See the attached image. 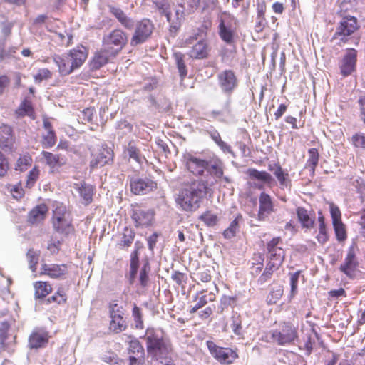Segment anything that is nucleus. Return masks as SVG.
<instances>
[{
  "label": "nucleus",
  "instance_id": "774afa93",
  "mask_svg": "<svg viewBox=\"0 0 365 365\" xmlns=\"http://www.w3.org/2000/svg\"><path fill=\"white\" fill-rule=\"evenodd\" d=\"M357 104L359 110L360 119L365 123V94L359 96Z\"/></svg>",
  "mask_w": 365,
  "mask_h": 365
},
{
  "label": "nucleus",
  "instance_id": "5701e85b",
  "mask_svg": "<svg viewBox=\"0 0 365 365\" xmlns=\"http://www.w3.org/2000/svg\"><path fill=\"white\" fill-rule=\"evenodd\" d=\"M48 341V332L44 330H36L33 331L29 339V346L30 349H39L45 346Z\"/></svg>",
  "mask_w": 365,
  "mask_h": 365
},
{
  "label": "nucleus",
  "instance_id": "79ce46f5",
  "mask_svg": "<svg viewBox=\"0 0 365 365\" xmlns=\"http://www.w3.org/2000/svg\"><path fill=\"white\" fill-rule=\"evenodd\" d=\"M127 152L129 158L133 159L138 163H142L143 160L145 159L133 140L128 142Z\"/></svg>",
  "mask_w": 365,
  "mask_h": 365
},
{
  "label": "nucleus",
  "instance_id": "b1692460",
  "mask_svg": "<svg viewBox=\"0 0 365 365\" xmlns=\"http://www.w3.org/2000/svg\"><path fill=\"white\" fill-rule=\"evenodd\" d=\"M53 61L58 66L59 72L63 76L69 75L76 69L68 53L63 56L55 55Z\"/></svg>",
  "mask_w": 365,
  "mask_h": 365
},
{
  "label": "nucleus",
  "instance_id": "ddd939ff",
  "mask_svg": "<svg viewBox=\"0 0 365 365\" xmlns=\"http://www.w3.org/2000/svg\"><path fill=\"white\" fill-rule=\"evenodd\" d=\"M113 159V151L106 145H101L96 151L91 153V160L90 161L91 170H94L98 167H103L112 162Z\"/></svg>",
  "mask_w": 365,
  "mask_h": 365
},
{
  "label": "nucleus",
  "instance_id": "052dcab7",
  "mask_svg": "<svg viewBox=\"0 0 365 365\" xmlns=\"http://www.w3.org/2000/svg\"><path fill=\"white\" fill-rule=\"evenodd\" d=\"M350 142L356 148L365 149V135L364 133H355L351 136Z\"/></svg>",
  "mask_w": 365,
  "mask_h": 365
},
{
  "label": "nucleus",
  "instance_id": "f257e3e1",
  "mask_svg": "<svg viewBox=\"0 0 365 365\" xmlns=\"http://www.w3.org/2000/svg\"><path fill=\"white\" fill-rule=\"evenodd\" d=\"M207 192V186L203 180H193L182 188L176 202L184 211L193 212L200 207V202Z\"/></svg>",
  "mask_w": 365,
  "mask_h": 365
},
{
  "label": "nucleus",
  "instance_id": "13d9d810",
  "mask_svg": "<svg viewBox=\"0 0 365 365\" xmlns=\"http://www.w3.org/2000/svg\"><path fill=\"white\" fill-rule=\"evenodd\" d=\"M132 314L134 319L135 328L143 329L144 327L143 314L141 312V309L136 304H134L133 306Z\"/></svg>",
  "mask_w": 365,
  "mask_h": 365
},
{
  "label": "nucleus",
  "instance_id": "2eb2a0df",
  "mask_svg": "<svg viewBox=\"0 0 365 365\" xmlns=\"http://www.w3.org/2000/svg\"><path fill=\"white\" fill-rule=\"evenodd\" d=\"M110 317L111 318L109 329L115 333H120L127 328V324L123 318L124 313L122 307L116 303H111L109 307Z\"/></svg>",
  "mask_w": 365,
  "mask_h": 365
},
{
  "label": "nucleus",
  "instance_id": "603ef678",
  "mask_svg": "<svg viewBox=\"0 0 365 365\" xmlns=\"http://www.w3.org/2000/svg\"><path fill=\"white\" fill-rule=\"evenodd\" d=\"M199 219L208 227H213L216 225L218 222L217 215L212 213L210 210H207L203 214H202L199 217Z\"/></svg>",
  "mask_w": 365,
  "mask_h": 365
},
{
  "label": "nucleus",
  "instance_id": "2f4dec72",
  "mask_svg": "<svg viewBox=\"0 0 365 365\" xmlns=\"http://www.w3.org/2000/svg\"><path fill=\"white\" fill-rule=\"evenodd\" d=\"M75 185L81 197V202L85 205H89L93 200V186L86 183L76 184Z\"/></svg>",
  "mask_w": 365,
  "mask_h": 365
},
{
  "label": "nucleus",
  "instance_id": "a878e982",
  "mask_svg": "<svg viewBox=\"0 0 365 365\" xmlns=\"http://www.w3.org/2000/svg\"><path fill=\"white\" fill-rule=\"evenodd\" d=\"M269 170L273 172L282 189L291 188L292 183L289 174L287 172H285L279 164H274L272 167L269 165Z\"/></svg>",
  "mask_w": 365,
  "mask_h": 365
},
{
  "label": "nucleus",
  "instance_id": "f3484780",
  "mask_svg": "<svg viewBox=\"0 0 365 365\" xmlns=\"http://www.w3.org/2000/svg\"><path fill=\"white\" fill-rule=\"evenodd\" d=\"M218 85L225 94L230 96L237 87L238 81L235 72L226 69L217 75Z\"/></svg>",
  "mask_w": 365,
  "mask_h": 365
},
{
  "label": "nucleus",
  "instance_id": "72a5a7b5",
  "mask_svg": "<svg viewBox=\"0 0 365 365\" xmlns=\"http://www.w3.org/2000/svg\"><path fill=\"white\" fill-rule=\"evenodd\" d=\"M247 173L250 179L259 180L263 184L270 185L274 182L272 176L266 171H259L255 168H249Z\"/></svg>",
  "mask_w": 365,
  "mask_h": 365
},
{
  "label": "nucleus",
  "instance_id": "e2e57ef3",
  "mask_svg": "<svg viewBox=\"0 0 365 365\" xmlns=\"http://www.w3.org/2000/svg\"><path fill=\"white\" fill-rule=\"evenodd\" d=\"M195 299H198L196 304L198 306V307L202 308V307L205 306L209 302L215 301V296L212 293H209L199 297V294L197 293L195 297Z\"/></svg>",
  "mask_w": 365,
  "mask_h": 365
},
{
  "label": "nucleus",
  "instance_id": "f704fd0d",
  "mask_svg": "<svg viewBox=\"0 0 365 365\" xmlns=\"http://www.w3.org/2000/svg\"><path fill=\"white\" fill-rule=\"evenodd\" d=\"M218 29L219 36L223 41L227 44H232L234 42L235 31L227 26L223 19H220Z\"/></svg>",
  "mask_w": 365,
  "mask_h": 365
},
{
  "label": "nucleus",
  "instance_id": "bf43d9fd",
  "mask_svg": "<svg viewBox=\"0 0 365 365\" xmlns=\"http://www.w3.org/2000/svg\"><path fill=\"white\" fill-rule=\"evenodd\" d=\"M333 227L337 240L339 242L344 241L346 239L347 235L344 223L342 222H336L333 224Z\"/></svg>",
  "mask_w": 365,
  "mask_h": 365
},
{
  "label": "nucleus",
  "instance_id": "338daca9",
  "mask_svg": "<svg viewBox=\"0 0 365 365\" xmlns=\"http://www.w3.org/2000/svg\"><path fill=\"white\" fill-rule=\"evenodd\" d=\"M257 20L265 21L267 6L264 0H257Z\"/></svg>",
  "mask_w": 365,
  "mask_h": 365
},
{
  "label": "nucleus",
  "instance_id": "ea45409f",
  "mask_svg": "<svg viewBox=\"0 0 365 365\" xmlns=\"http://www.w3.org/2000/svg\"><path fill=\"white\" fill-rule=\"evenodd\" d=\"M139 267V257L138 251L135 249L130 254V272H129V282L130 284H133L136 277L138 270Z\"/></svg>",
  "mask_w": 365,
  "mask_h": 365
},
{
  "label": "nucleus",
  "instance_id": "0e129e2a",
  "mask_svg": "<svg viewBox=\"0 0 365 365\" xmlns=\"http://www.w3.org/2000/svg\"><path fill=\"white\" fill-rule=\"evenodd\" d=\"M116 129L120 131L118 135H126L133 131V125L127 120H120L117 123Z\"/></svg>",
  "mask_w": 365,
  "mask_h": 365
},
{
  "label": "nucleus",
  "instance_id": "9d476101",
  "mask_svg": "<svg viewBox=\"0 0 365 365\" xmlns=\"http://www.w3.org/2000/svg\"><path fill=\"white\" fill-rule=\"evenodd\" d=\"M206 344L212 357L221 364H231L238 358L237 353L230 348L219 346L210 340Z\"/></svg>",
  "mask_w": 365,
  "mask_h": 365
},
{
  "label": "nucleus",
  "instance_id": "e433bc0d",
  "mask_svg": "<svg viewBox=\"0 0 365 365\" xmlns=\"http://www.w3.org/2000/svg\"><path fill=\"white\" fill-rule=\"evenodd\" d=\"M12 146V129L4 125L0 130V147L3 149H11Z\"/></svg>",
  "mask_w": 365,
  "mask_h": 365
},
{
  "label": "nucleus",
  "instance_id": "58836bf2",
  "mask_svg": "<svg viewBox=\"0 0 365 365\" xmlns=\"http://www.w3.org/2000/svg\"><path fill=\"white\" fill-rule=\"evenodd\" d=\"M34 287L35 289L34 296L36 299H43L52 292V287L47 282H36Z\"/></svg>",
  "mask_w": 365,
  "mask_h": 365
},
{
  "label": "nucleus",
  "instance_id": "a19ab883",
  "mask_svg": "<svg viewBox=\"0 0 365 365\" xmlns=\"http://www.w3.org/2000/svg\"><path fill=\"white\" fill-rule=\"evenodd\" d=\"M173 58L177 66L181 80H183L187 75V69L185 63V55L180 52L173 53Z\"/></svg>",
  "mask_w": 365,
  "mask_h": 365
},
{
  "label": "nucleus",
  "instance_id": "f03ea898",
  "mask_svg": "<svg viewBox=\"0 0 365 365\" xmlns=\"http://www.w3.org/2000/svg\"><path fill=\"white\" fill-rule=\"evenodd\" d=\"M145 339L148 353L153 359L162 365H173V347L168 339L154 331H148Z\"/></svg>",
  "mask_w": 365,
  "mask_h": 365
},
{
  "label": "nucleus",
  "instance_id": "864d4df0",
  "mask_svg": "<svg viewBox=\"0 0 365 365\" xmlns=\"http://www.w3.org/2000/svg\"><path fill=\"white\" fill-rule=\"evenodd\" d=\"M279 267L267 262V266L262 274L259 277L258 282L262 284L271 279L274 272Z\"/></svg>",
  "mask_w": 365,
  "mask_h": 365
},
{
  "label": "nucleus",
  "instance_id": "4be33fe9",
  "mask_svg": "<svg viewBox=\"0 0 365 365\" xmlns=\"http://www.w3.org/2000/svg\"><path fill=\"white\" fill-rule=\"evenodd\" d=\"M48 212L44 203L35 206L28 214L27 222L31 225H38L44 221Z\"/></svg>",
  "mask_w": 365,
  "mask_h": 365
},
{
  "label": "nucleus",
  "instance_id": "09e8293b",
  "mask_svg": "<svg viewBox=\"0 0 365 365\" xmlns=\"http://www.w3.org/2000/svg\"><path fill=\"white\" fill-rule=\"evenodd\" d=\"M319 221V234L317 236L318 242L321 244H324L328 240V235L327 232L326 225L324 222V217L319 213L318 217Z\"/></svg>",
  "mask_w": 365,
  "mask_h": 365
},
{
  "label": "nucleus",
  "instance_id": "f8f14e48",
  "mask_svg": "<svg viewBox=\"0 0 365 365\" xmlns=\"http://www.w3.org/2000/svg\"><path fill=\"white\" fill-rule=\"evenodd\" d=\"M155 216L153 209L141 205H134L132 209L131 218L136 227H147L152 225Z\"/></svg>",
  "mask_w": 365,
  "mask_h": 365
},
{
  "label": "nucleus",
  "instance_id": "8fccbe9b",
  "mask_svg": "<svg viewBox=\"0 0 365 365\" xmlns=\"http://www.w3.org/2000/svg\"><path fill=\"white\" fill-rule=\"evenodd\" d=\"M41 155L46 160V164L52 168L56 165H61L63 163L58 155H55L48 151H42Z\"/></svg>",
  "mask_w": 365,
  "mask_h": 365
},
{
  "label": "nucleus",
  "instance_id": "5fc2aeb1",
  "mask_svg": "<svg viewBox=\"0 0 365 365\" xmlns=\"http://www.w3.org/2000/svg\"><path fill=\"white\" fill-rule=\"evenodd\" d=\"M231 113V108H230V101L227 100L222 110H212L210 113L207 114V115L212 119H220L221 117L225 115H230Z\"/></svg>",
  "mask_w": 365,
  "mask_h": 365
},
{
  "label": "nucleus",
  "instance_id": "c9c22d12",
  "mask_svg": "<svg viewBox=\"0 0 365 365\" xmlns=\"http://www.w3.org/2000/svg\"><path fill=\"white\" fill-rule=\"evenodd\" d=\"M205 133L209 135V136L219 146L222 152L231 153L233 155L232 148L227 143L222 140L221 136L217 130L212 128L211 130H205Z\"/></svg>",
  "mask_w": 365,
  "mask_h": 365
},
{
  "label": "nucleus",
  "instance_id": "0eeeda50",
  "mask_svg": "<svg viewBox=\"0 0 365 365\" xmlns=\"http://www.w3.org/2000/svg\"><path fill=\"white\" fill-rule=\"evenodd\" d=\"M358 51L353 48H346L338 61L339 74L344 77H348L356 72Z\"/></svg>",
  "mask_w": 365,
  "mask_h": 365
},
{
  "label": "nucleus",
  "instance_id": "39448f33",
  "mask_svg": "<svg viewBox=\"0 0 365 365\" xmlns=\"http://www.w3.org/2000/svg\"><path fill=\"white\" fill-rule=\"evenodd\" d=\"M271 335L273 341L278 345L291 344L298 338V327L291 322H283L272 331Z\"/></svg>",
  "mask_w": 365,
  "mask_h": 365
},
{
  "label": "nucleus",
  "instance_id": "bb28decb",
  "mask_svg": "<svg viewBox=\"0 0 365 365\" xmlns=\"http://www.w3.org/2000/svg\"><path fill=\"white\" fill-rule=\"evenodd\" d=\"M209 51L207 42L204 40H200L192 47L189 54L192 58L204 59L208 57Z\"/></svg>",
  "mask_w": 365,
  "mask_h": 365
},
{
  "label": "nucleus",
  "instance_id": "4c0bfd02",
  "mask_svg": "<svg viewBox=\"0 0 365 365\" xmlns=\"http://www.w3.org/2000/svg\"><path fill=\"white\" fill-rule=\"evenodd\" d=\"M242 221L241 214H237L235 219L230 222L229 227L222 233L225 239L230 240L234 237L240 230V222Z\"/></svg>",
  "mask_w": 365,
  "mask_h": 365
},
{
  "label": "nucleus",
  "instance_id": "cd10ccee",
  "mask_svg": "<svg viewBox=\"0 0 365 365\" xmlns=\"http://www.w3.org/2000/svg\"><path fill=\"white\" fill-rule=\"evenodd\" d=\"M68 54L70 56V59L72 61L73 66L76 68H78L86 61L88 56V51L86 47L81 46H78L76 48L71 50Z\"/></svg>",
  "mask_w": 365,
  "mask_h": 365
},
{
  "label": "nucleus",
  "instance_id": "dca6fc26",
  "mask_svg": "<svg viewBox=\"0 0 365 365\" xmlns=\"http://www.w3.org/2000/svg\"><path fill=\"white\" fill-rule=\"evenodd\" d=\"M187 169L195 175L201 176L208 168V159H202L196 154L187 153L184 155Z\"/></svg>",
  "mask_w": 365,
  "mask_h": 365
},
{
  "label": "nucleus",
  "instance_id": "7ed1b4c3",
  "mask_svg": "<svg viewBox=\"0 0 365 365\" xmlns=\"http://www.w3.org/2000/svg\"><path fill=\"white\" fill-rule=\"evenodd\" d=\"M51 223L53 230L60 235L68 236L74 231L71 214L63 203L55 205Z\"/></svg>",
  "mask_w": 365,
  "mask_h": 365
},
{
  "label": "nucleus",
  "instance_id": "aec40b11",
  "mask_svg": "<svg viewBox=\"0 0 365 365\" xmlns=\"http://www.w3.org/2000/svg\"><path fill=\"white\" fill-rule=\"evenodd\" d=\"M68 273V267L65 264H43L41 268V274L47 275L53 279H65Z\"/></svg>",
  "mask_w": 365,
  "mask_h": 365
},
{
  "label": "nucleus",
  "instance_id": "7c9ffc66",
  "mask_svg": "<svg viewBox=\"0 0 365 365\" xmlns=\"http://www.w3.org/2000/svg\"><path fill=\"white\" fill-rule=\"evenodd\" d=\"M208 168L206 169L216 180L223 175V163L217 157L214 156L207 160Z\"/></svg>",
  "mask_w": 365,
  "mask_h": 365
},
{
  "label": "nucleus",
  "instance_id": "de8ad7c7",
  "mask_svg": "<svg viewBox=\"0 0 365 365\" xmlns=\"http://www.w3.org/2000/svg\"><path fill=\"white\" fill-rule=\"evenodd\" d=\"M150 272V265L148 259L143 261V266L140 271L139 281L143 287L148 285L149 281L148 274Z\"/></svg>",
  "mask_w": 365,
  "mask_h": 365
},
{
  "label": "nucleus",
  "instance_id": "393cba45",
  "mask_svg": "<svg viewBox=\"0 0 365 365\" xmlns=\"http://www.w3.org/2000/svg\"><path fill=\"white\" fill-rule=\"evenodd\" d=\"M109 11L125 29L130 30L134 27V20L128 16L120 8L110 6Z\"/></svg>",
  "mask_w": 365,
  "mask_h": 365
},
{
  "label": "nucleus",
  "instance_id": "c03bdc74",
  "mask_svg": "<svg viewBox=\"0 0 365 365\" xmlns=\"http://www.w3.org/2000/svg\"><path fill=\"white\" fill-rule=\"evenodd\" d=\"M309 158L306 163V168L314 173L317 165L319 162V152L316 148H310L308 150Z\"/></svg>",
  "mask_w": 365,
  "mask_h": 365
},
{
  "label": "nucleus",
  "instance_id": "a18cd8bd",
  "mask_svg": "<svg viewBox=\"0 0 365 365\" xmlns=\"http://www.w3.org/2000/svg\"><path fill=\"white\" fill-rule=\"evenodd\" d=\"M16 113L20 116L28 115L32 119H34V111L31 102L28 100H24L21 102L19 108L16 110Z\"/></svg>",
  "mask_w": 365,
  "mask_h": 365
},
{
  "label": "nucleus",
  "instance_id": "a211bd4d",
  "mask_svg": "<svg viewBox=\"0 0 365 365\" xmlns=\"http://www.w3.org/2000/svg\"><path fill=\"white\" fill-rule=\"evenodd\" d=\"M129 365H143L145 361V351L138 339H133L129 343Z\"/></svg>",
  "mask_w": 365,
  "mask_h": 365
},
{
  "label": "nucleus",
  "instance_id": "69168bd1",
  "mask_svg": "<svg viewBox=\"0 0 365 365\" xmlns=\"http://www.w3.org/2000/svg\"><path fill=\"white\" fill-rule=\"evenodd\" d=\"M38 176L39 170L36 167H34L31 170H30L27 175V180L26 183V187H32L36 183V180H38Z\"/></svg>",
  "mask_w": 365,
  "mask_h": 365
},
{
  "label": "nucleus",
  "instance_id": "49530a36",
  "mask_svg": "<svg viewBox=\"0 0 365 365\" xmlns=\"http://www.w3.org/2000/svg\"><path fill=\"white\" fill-rule=\"evenodd\" d=\"M26 257L28 259L29 269L33 272H35L36 271V266L38 263L40 257V252L31 248L27 251Z\"/></svg>",
  "mask_w": 365,
  "mask_h": 365
},
{
  "label": "nucleus",
  "instance_id": "473e14b6",
  "mask_svg": "<svg viewBox=\"0 0 365 365\" xmlns=\"http://www.w3.org/2000/svg\"><path fill=\"white\" fill-rule=\"evenodd\" d=\"M297 218L303 227L311 229L313 227L315 216L311 215L309 212L302 207H298L296 210Z\"/></svg>",
  "mask_w": 365,
  "mask_h": 365
},
{
  "label": "nucleus",
  "instance_id": "412c9836",
  "mask_svg": "<svg viewBox=\"0 0 365 365\" xmlns=\"http://www.w3.org/2000/svg\"><path fill=\"white\" fill-rule=\"evenodd\" d=\"M115 56H116L110 54V49H108L103 46L102 49L94 54V56L90 63L91 69L92 71H96L101 68L108 62L110 58H114Z\"/></svg>",
  "mask_w": 365,
  "mask_h": 365
},
{
  "label": "nucleus",
  "instance_id": "c756f323",
  "mask_svg": "<svg viewBox=\"0 0 365 365\" xmlns=\"http://www.w3.org/2000/svg\"><path fill=\"white\" fill-rule=\"evenodd\" d=\"M10 324L8 322L4 321L0 324V345L2 350L12 351V343L14 342V338L11 341L9 340V330Z\"/></svg>",
  "mask_w": 365,
  "mask_h": 365
},
{
  "label": "nucleus",
  "instance_id": "c85d7f7f",
  "mask_svg": "<svg viewBox=\"0 0 365 365\" xmlns=\"http://www.w3.org/2000/svg\"><path fill=\"white\" fill-rule=\"evenodd\" d=\"M178 6L180 9H177L175 10V16L173 17L170 14V21H168L170 23V33L172 35H175L177 31L179 30L181 26V23L184 19V5L182 4H178Z\"/></svg>",
  "mask_w": 365,
  "mask_h": 365
},
{
  "label": "nucleus",
  "instance_id": "423d86ee",
  "mask_svg": "<svg viewBox=\"0 0 365 365\" xmlns=\"http://www.w3.org/2000/svg\"><path fill=\"white\" fill-rule=\"evenodd\" d=\"M359 29V25L356 17L344 15L339 22L331 40L339 39L341 43H345Z\"/></svg>",
  "mask_w": 365,
  "mask_h": 365
},
{
  "label": "nucleus",
  "instance_id": "4468645a",
  "mask_svg": "<svg viewBox=\"0 0 365 365\" xmlns=\"http://www.w3.org/2000/svg\"><path fill=\"white\" fill-rule=\"evenodd\" d=\"M157 185L155 181L148 178L132 177L130 178V191L135 195H146L157 189Z\"/></svg>",
  "mask_w": 365,
  "mask_h": 365
},
{
  "label": "nucleus",
  "instance_id": "4d7b16f0",
  "mask_svg": "<svg viewBox=\"0 0 365 365\" xmlns=\"http://www.w3.org/2000/svg\"><path fill=\"white\" fill-rule=\"evenodd\" d=\"M32 158L29 154H26L20 156L17 160L15 169L19 171H24L27 168L31 165Z\"/></svg>",
  "mask_w": 365,
  "mask_h": 365
},
{
  "label": "nucleus",
  "instance_id": "9b49d317",
  "mask_svg": "<svg viewBox=\"0 0 365 365\" xmlns=\"http://www.w3.org/2000/svg\"><path fill=\"white\" fill-rule=\"evenodd\" d=\"M282 246L283 242L280 237H275L267 243L268 262L279 267L282 265L285 257Z\"/></svg>",
  "mask_w": 365,
  "mask_h": 365
},
{
  "label": "nucleus",
  "instance_id": "3c124183",
  "mask_svg": "<svg viewBox=\"0 0 365 365\" xmlns=\"http://www.w3.org/2000/svg\"><path fill=\"white\" fill-rule=\"evenodd\" d=\"M153 3L161 14L166 16L167 21H170V4L168 0H153Z\"/></svg>",
  "mask_w": 365,
  "mask_h": 365
},
{
  "label": "nucleus",
  "instance_id": "1a4fd4ad",
  "mask_svg": "<svg viewBox=\"0 0 365 365\" xmlns=\"http://www.w3.org/2000/svg\"><path fill=\"white\" fill-rule=\"evenodd\" d=\"M134 33L130 38V46H136L145 43L153 33L154 26L148 19H143L135 24Z\"/></svg>",
  "mask_w": 365,
  "mask_h": 365
},
{
  "label": "nucleus",
  "instance_id": "37998d69",
  "mask_svg": "<svg viewBox=\"0 0 365 365\" xmlns=\"http://www.w3.org/2000/svg\"><path fill=\"white\" fill-rule=\"evenodd\" d=\"M121 235V240L119 245L122 247H128L133 243L135 233L133 229L125 227Z\"/></svg>",
  "mask_w": 365,
  "mask_h": 365
},
{
  "label": "nucleus",
  "instance_id": "680f3d73",
  "mask_svg": "<svg viewBox=\"0 0 365 365\" xmlns=\"http://www.w3.org/2000/svg\"><path fill=\"white\" fill-rule=\"evenodd\" d=\"M231 328L235 334L239 336H242V320L240 315L232 317Z\"/></svg>",
  "mask_w": 365,
  "mask_h": 365
},
{
  "label": "nucleus",
  "instance_id": "6e6d98bb",
  "mask_svg": "<svg viewBox=\"0 0 365 365\" xmlns=\"http://www.w3.org/2000/svg\"><path fill=\"white\" fill-rule=\"evenodd\" d=\"M57 140V138L54 130H50L43 135L42 145L44 148H50L53 147Z\"/></svg>",
  "mask_w": 365,
  "mask_h": 365
},
{
  "label": "nucleus",
  "instance_id": "6ab92c4d",
  "mask_svg": "<svg viewBox=\"0 0 365 365\" xmlns=\"http://www.w3.org/2000/svg\"><path fill=\"white\" fill-rule=\"evenodd\" d=\"M274 203L269 195L266 192L260 193L259 196V210L257 219L264 221L267 217L274 212Z\"/></svg>",
  "mask_w": 365,
  "mask_h": 365
},
{
  "label": "nucleus",
  "instance_id": "20e7f679",
  "mask_svg": "<svg viewBox=\"0 0 365 365\" xmlns=\"http://www.w3.org/2000/svg\"><path fill=\"white\" fill-rule=\"evenodd\" d=\"M359 252V248L357 244L353 242L348 248L344 259L339 267V270L350 279H355L359 272V262L357 257Z\"/></svg>",
  "mask_w": 365,
  "mask_h": 365
},
{
  "label": "nucleus",
  "instance_id": "6e6552de",
  "mask_svg": "<svg viewBox=\"0 0 365 365\" xmlns=\"http://www.w3.org/2000/svg\"><path fill=\"white\" fill-rule=\"evenodd\" d=\"M128 42V36L125 32L120 29L113 30L103 39V45L105 48L110 49V54L117 56L125 47Z\"/></svg>",
  "mask_w": 365,
  "mask_h": 365
}]
</instances>
